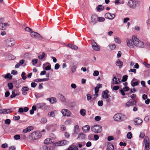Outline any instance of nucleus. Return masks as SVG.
I'll use <instances>...</instances> for the list:
<instances>
[{
  "mask_svg": "<svg viewBox=\"0 0 150 150\" xmlns=\"http://www.w3.org/2000/svg\"><path fill=\"white\" fill-rule=\"evenodd\" d=\"M41 137V133L39 131H35L30 134L29 138L31 140H36L40 139Z\"/></svg>",
  "mask_w": 150,
  "mask_h": 150,
  "instance_id": "f257e3e1",
  "label": "nucleus"
},
{
  "mask_svg": "<svg viewBox=\"0 0 150 150\" xmlns=\"http://www.w3.org/2000/svg\"><path fill=\"white\" fill-rule=\"evenodd\" d=\"M132 39L134 41V45L138 47H144V43L141 41H140L139 39L134 36H132Z\"/></svg>",
  "mask_w": 150,
  "mask_h": 150,
  "instance_id": "f03ea898",
  "label": "nucleus"
},
{
  "mask_svg": "<svg viewBox=\"0 0 150 150\" xmlns=\"http://www.w3.org/2000/svg\"><path fill=\"white\" fill-rule=\"evenodd\" d=\"M139 2L138 1L134 0L129 1L127 3L129 7L133 9H135L137 6L139 5Z\"/></svg>",
  "mask_w": 150,
  "mask_h": 150,
  "instance_id": "7ed1b4c3",
  "label": "nucleus"
},
{
  "mask_svg": "<svg viewBox=\"0 0 150 150\" xmlns=\"http://www.w3.org/2000/svg\"><path fill=\"white\" fill-rule=\"evenodd\" d=\"M144 150H149L150 149V142L148 137H145L144 141Z\"/></svg>",
  "mask_w": 150,
  "mask_h": 150,
  "instance_id": "20e7f679",
  "label": "nucleus"
},
{
  "mask_svg": "<svg viewBox=\"0 0 150 150\" xmlns=\"http://www.w3.org/2000/svg\"><path fill=\"white\" fill-rule=\"evenodd\" d=\"M125 116L121 113H118L116 114L113 118L116 121H121L124 120V117Z\"/></svg>",
  "mask_w": 150,
  "mask_h": 150,
  "instance_id": "39448f33",
  "label": "nucleus"
},
{
  "mask_svg": "<svg viewBox=\"0 0 150 150\" xmlns=\"http://www.w3.org/2000/svg\"><path fill=\"white\" fill-rule=\"evenodd\" d=\"M91 130L95 133H100L102 130V127L100 125H95L91 127Z\"/></svg>",
  "mask_w": 150,
  "mask_h": 150,
  "instance_id": "423d86ee",
  "label": "nucleus"
},
{
  "mask_svg": "<svg viewBox=\"0 0 150 150\" xmlns=\"http://www.w3.org/2000/svg\"><path fill=\"white\" fill-rule=\"evenodd\" d=\"M14 40L11 38H8L5 41V44L7 47H11L15 44Z\"/></svg>",
  "mask_w": 150,
  "mask_h": 150,
  "instance_id": "0eeeda50",
  "label": "nucleus"
},
{
  "mask_svg": "<svg viewBox=\"0 0 150 150\" xmlns=\"http://www.w3.org/2000/svg\"><path fill=\"white\" fill-rule=\"evenodd\" d=\"M36 105L38 108L43 110H46L49 108L48 106L44 103H37Z\"/></svg>",
  "mask_w": 150,
  "mask_h": 150,
  "instance_id": "6e6552de",
  "label": "nucleus"
},
{
  "mask_svg": "<svg viewBox=\"0 0 150 150\" xmlns=\"http://www.w3.org/2000/svg\"><path fill=\"white\" fill-rule=\"evenodd\" d=\"M127 45L130 48H134V41L132 39V37L131 39H127L126 40Z\"/></svg>",
  "mask_w": 150,
  "mask_h": 150,
  "instance_id": "1a4fd4ad",
  "label": "nucleus"
},
{
  "mask_svg": "<svg viewBox=\"0 0 150 150\" xmlns=\"http://www.w3.org/2000/svg\"><path fill=\"white\" fill-rule=\"evenodd\" d=\"M61 112L64 116L70 117L71 114L69 110L66 109H62Z\"/></svg>",
  "mask_w": 150,
  "mask_h": 150,
  "instance_id": "9d476101",
  "label": "nucleus"
},
{
  "mask_svg": "<svg viewBox=\"0 0 150 150\" xmlns=\"http://www.w3.org/2000/svg\"><path fill=\"white\" fill-rule=\"evenodd\" d=\"M137 102L134 99L130 100L126 103V106L129 107L130 106H133L136 105Z\"/></svg>",
  "mask_w": 150,
  "mask_h": 150,
  "instance_id": "9b49d317",
  "label": "nucleus"
},
{
  "mask_svg": "<svg viewBox=\"0 0 150 150\" xmlns=\"http://www.w3.org/2000/svg\"><path fill=\"white\" fill-rule=\"evenodd\" d=\"M30 35L32 38L38 39H41L42 38V36L40 34L35 32H31Z\"/></svg>",
  "mask_w": 150,
  "mask_h": 150,
  "instance_id": "f8f14e48",
  "label": "nucleus"
},
{
  "mask_svg": "<svg viewBox=\"0 0 150 150\" xmlns=\"http://www.w3.org/2000/svg\"><path fill=\"white\" fill-rule=\"evenodd\" d=\"M98 17L96 14L93 15L91 16V23L93 24H96L98 22Z\"/></svg>",
  "mask_w": 150,
  "mask_h": 150,
  "instance_id": "ddd939ff",
  "label": "nucleus"
},
{
  "mask_svg": "<svg viewBox=\"0 0 150 150\" xmlns=\"http://www.w3.org/2000/svg\"><path fill=\"white\" fill-rule=\"evenodd\" d=\"M105 17L106 18L110 20H112L114 18L115 15L113 14L108 12L105 14Z\"/></svg>",
  "mask_w": 150,
  "mask_h": 150,
  "instance_id": "4468645a",
  "label": "nucleus"
},
{
  "mask_svg": "<svg viewBox=\"0 0 150 150\" xmlns=\"http://www.w3.org/2000/svg\"><path fill=\"white\" fill-rule=\"evenodd\" d=\"M69 141L66 140H63L56 143V145L57 146H64L68 144Z\"/></svg>",
  "mask_w": 150,
  "mask_h": 150,
  "instance_id": "2eb2a0df",
  "label": "nucleus"
},
{
  "mask_svg": "<svg viewBox=\"0 0 150 150\" xmlns=\"http://www.w3.org/2000/svg\"><path fill=\"white\" fill-rule=\"evenodd\" d=\"M9 25L7 23H1L0 24V29L1 30H5L7 29V27Z\"/></svg>",
  "mask_w": 150,
  "mask_h": 150,
  "instance_id": "dca6fc26",
  "label": "nucleus"
},
{
  "mask_svg": "<svg viewBox=\"0 0 150 150\" xmlns=\"http://www.w3.org/2000/svg\"><path fill=\"white\" fill-rule=\"evenodd\" d=\"M112 81H113L112 83L113 84H118L121 82L120 79L118 78H117L116 76H114L113 78L112 79Z\"/></svg>",
  "mask_w": 150,
  "mask_h": 150,
  "instance_id": "f3484780",
  "label": "nucleus"
},
{
  "mask_svg": "<svg viewBox=\"0 0 150 150\" xmlns=\"http://www.w3.org/2000/svg\"><path fill=\"white\" fill-rule=\"evenodd\" d=\"M29 88L27 86H25L22 88L21 91L22 94L24 95H26L27 93V92L28 91Z\"/></svg>",
  "mask_w": 150,
  "mask_h": 150,
  "instance_id": "a211bd4d",
  "label": "nucleus"
},
{
  "mask_svg": "<svg viewBox=\"0 0 150 150\" xmlns=\"http://www.w3.org/2000/svg\"><path fill=\"white\" fill-rule=\"evenodd\" d=\"M11 111L9 109H1L0 110V113L3 114H7L10 113Z\"/></svg>",
  "mask_w": 150,
  "mask_h": 150,
  "instance_id": "6ab92c4d",
  "label": "nucleus"
},
{
  "mask_svg": "<svg viewBox=\"0 0 150 150\" xmlns=\"http://www.w3.org/2000/svg\"><path fill=\"white\" fill-rule=\"evenodd\" d=\"M67 149V150H79L78 147L76 146L74 144L70 145Z\"/></svg>",
  "mask_w": 150,
  "mask_h": 150,
  "instance_id": "aec40b11",
  "label": "nucleus"
},
{
  "mask_svg": "<svg viewBox=\"0 0 150 150\" xmlns=\"http://www.w3.org/2000/svg\"><path fill=\"white\" fill-rule=\"evenodd\" d=\"M142 120L140 118H137L135 119L134 120L135 125H139L142 122Z\"/></svg>",
  "mask_w": 150,
  "mask_h": 150,
  "instance_id": "412c9836",
  "label": "nucleus"
},
{
  "mask_svg": "<svg viewBox=\"0 0 150 150\" xmlns=\"http://www.w3.org/2000/svg\"><path fill=\"white\" fill-rule=\"evenodd\" d=\"M25 60L22 59L18 63H17L15 65V67L16 68H18L21 65H22L24 63Z\"/></svg>",
  "mask_w": 150,
  "mask_h": 150,
  "instance_id": "4be33fe9",
  "label": "nucleus"
},
{
  "mask_svg": "<svg viewBox=\"0 0 150 150\" xmlns=\"http://www.w3.org/2000/svg\"><path fill=\"white\" fill-rule=\"evenodd\" d=\"M52 143V139L49 138L46 139L44 142V143L45 144H50Z\"/></svg>",
  "mask_w": 150,
  "mask_h": 150,
  "instance_id": "5701e85b",
  "label": "nucleus"
},
{
  "mask_svg": "<svg viewBox=\"0 0 150 150\" xmlns=\"http://www.w3.org/2000/svg\"><path fill=\"white\" fill-rule=\"evenodd\" d=\"M90 128V127L88 125L84 126L82 128L83 132H88Z\"/></svg>",
  "mask_w": 150,
  "mask_h": 150,
  "instance_id": "b1692460",
  "label": "nucleus"
},
{
  "mask_svg": "<svg viewBox=\"0 0 150 150\" xmlns=\"http://www.w3.org/2000/svg\"><path fill=\"white\" fill-rule=\"evenodd\" d=\"M49 79H48V78L43 79H35V80H34V81L36 82L45 81H47Z\"/></svg>",
  "mask_w": 150,
  "mask_h": 150,
  "instance_id": "393cba45",
  "label": "nucleus"
},
{
  "mask_svg": "<svg viewBox=\"0 0 150 150\" xmlns=\"http://www.w3.org/2000/svg\"><path fill=\"white\" fill-rule=\"evenodd\" d=\"M116 64L117 66L121 68L123 64V63L119 59H118L116 62Z\"/></svg>",
  "mask_w": 150,
  "mask_h": 150,
  "instance_id": "a878e982",
  "label": "nucleus"
},
{
  "mask_svg": "<svg viewBox=\"0 0 150 150\" xmlns=\"http://www.w3.org/2000/svg\"><path fill=\"white\" fill-rule=\"evenodd\" d=\"M92 48L95 51H99L100 50V47L97 44L95 45H93V46L92 47Z\"/></svg>",
  "mask_w": 150,
  "mask_h": 150,
  "instance_id": "bb28decb",
  "label": "nucleus"
},
{
  "mask_svg": "<svg viewBox=\"0 0 150 150\" xmlns=\"http://www.w3.org/2000/svg\"><path fill=\"white\" fill-rule=\"evenodd\" d=\"M78 138L79 139H83L85 138V135L83 133H80L79 134Z\"/></svg>",
  "mask_w": 150,
  "mask_h": 150,
  "instance_id": "cd10ccee",
  "label": "nucleus"
},
{
  "mask_svg": "<svg viewBox=\"0 0 150 150\" xmlns=\"http://www.w3.org/2000/svg\"><path fill=\"white\" fill-rule=\"evenodd\" d=\"M46 56L45 53L44 52H42L41 54L38 55V58L42 60Z\"/></svg>",
  "mask_w": 150,
  "mask_h": 150,
  "instance_id": "c85d7f7f",
  "label": "nucleus"
},
{
  "mask_svg": "<svg viewBox=\"0 0 150 150\" xmlns=\"http://www.w3.org/2000/svg\"><path fill=\"white\" fill-rule=\"evenodd\" d=\"M104 8V7L102 5H99L97 7L96 9L98 11H101L103 10Z\"/></svg>",
  "mask_w": 150,
  "mask_h": 150,
  "instance_id": "c756f323",
  "label": "nucleus"
},
{
  "mask_svg": "<svg viewBox=\"0 0 150 150\" xmlns=\"http://www.w3.org/2000/svg\"><path fill=\"white\" fill-rule=\"evenodd\" d=\"M67 46L69 47H70L72 49L77 50L78 48L77 46L73 45L68 44Z\"/></svg>",
  "mask_w": 150,
  "mask_h": 150,
  "instance_id": "7c9ffc66",
  "label": "nucleus"
},
{
  "mask_svg": "<svg viewBox=\"0 0 150 150\" xmlns=\"http://www.w3.org/2000/svg\"><path fill=\"white\" fill-rule=\"evenodd\" d=\"M60 100L62 102H66V100L64 96L62 94L60 95Z\"/></svg>",
  "mask_w": 150,
  "mask_h": 150,
  "instance_id": "2f4dec72",
  "label": "nucleus"
},
{
  "mask_svg": "<svg viewBox=\"0 0 150 150\" xmlns=\"http://www.w3.org/2000/svg\"><path fill=\"white\" fill-rule=\"evenodd\" d=\"M114 41L116 42L119 44H120L121 42V41L120 39L118 37H115Z\"/></svg>",
  "mask_w": 150,
  "mask_h": 150,
  "instance_id": "473e14b6",
  "label": "nucleus"
},
{
  "mask_svg": "<svg viewBox=\"0 0 150 150\" xmlns=\"http://www.w3.org/2000/svg\"><path fill=\"white\" fill-rule=\"evenodd\" d=\"M55 111H53L49 112L48 114V116L50 117H53L55 115Z\"/></svg>",
  "mask_w": 150,
  "mask_h": 150,
  "instance_id": "72a5a7b5",
  "label": "nucleus"
},
{
  "mask_svg": "<svg viewBox=\"0 0 150 150\" xmlns=\"http://www.w3.org/2000/svg\"><path fill=\"white\" fill-rule=\"evenodd\" d=\"M12 76L10 73H8L4 76V78L5 79H12Z\"/></svg>",
  "mask_w": 150,
  "mask_h": 150,
  "instance_id": "f704fd0d",
  "label": "nucleus"
},
{
  "mask_svg": "<svg viewBox=\"0 0 150 150\" xmlns=\"http://www.w3.org/2000/svg\"><path fill=\"white\" fill-rule=\"evenodd\" d=\"M80 113L82 116H85L86 115L85 110L83 109H81L80 111Z\"/></svg>",
  "mask_w": 150,
  "mask_h": 150,
  "instance_id": "c9c22d12",
  "label": "nucleus"
},
{
  "mask_svg": "<svg viewBox=\"0 0 150 150\" xmlns=\"http://www.w3.org/2000/svg\"><path fill=\"white\" fill-rule=\"evenodd\" d=\"M12 94L10 96V97L11 98H14L18 95L17 94L15 93V91L14 90L12 91Z\"/></svg>",
  "mask_w": 150,
  "mask_h": 150,
  "instance_id": "e433bc0d",
  "label": "nucleus"
},
{
  "mask_svg": "<svg viewBox=\"0 0 150 150\" xmlns=\"http://www.w3.org/2000/svg\"><path fill=\"white\" fill-rule=\"evenodd\" d=\"M8 86L9 89L11 90L13 88V83H8Z\"/></svg>",
  "mask_w": 150,
  "mask_h": 150,
  "instance_id": "4c0bfd02",
  "label": "nucleus"
},
{
  "mask_svg": "<svg viewBox=\"0 0 150 150\" xmlns=\"http://www.w3.org/2000/svg\"><path fill=\"white\" fill-rule=\"evenodd\" d=\"M57 102V100L56 98L54 97H52L50 103L52 104H54L56 103Z\"/></svg>",
  "mask_w": 150,
  "mask_h": 150,
  "instance_id": "58836bf2",
  "label": "nucleus"
},
{
  "mask_svg": "<svg viewBox=\"0 0 150 150\" xmlns=\"http://www.w3.org/2000/svg\"><path fill=\"white\" fill-rule=\"evenodd\" d=\"M108 46L110 48V49L111 50H114L116 47V45L115 44L109 45Z\"/></svg>",
  "mask_w": 150,
  "mask_h": 150,
  "instance_id": "ea45409f",
  "label": "nucleus"
},
{
  "mask_svg": "<svg viewBox=\"0 0 150 150\" xmlns=\"http://www.w3.org/2000/svg\"><path fill=\"white\" fill-rule=\"evenodd\" d=\"M99 90V87L98 86H96L95 88V95L97 97L98 96L97 93L98 92Z\"/></svg>",
  "mask_w": 150,
  "mask_h": 150,
  "instance_id": "a19ab883",
  "label": "nucleus"
},
{
  "mask_svg": "<svg viewBox=\"0 0 150 150\" xmlns=\"http://www.w3.org/2000/svg\"><path fill=\"white\" fill-rule=\"evenodd\" d=\"M47 122V119L45 117H42L41 119V122L42 123H45Z\"/></svg>",
  "mask_w": 150,
  "mask_h": 150,
  "instance_id": "79ce46f5",
  "label": "nucleus"
},
{
  "mask_svg": "<svg viewBox=\"0 0 150 150\" xmlns=\"http://www.w3.org/2000/svg\"><path fill=\"white\" fill-rule=\"evenodd\" d=\"M127 137L128 139H130L132 138V134L131 132H129L127 134Z\"/></svg>",
  "mask_w": 150,
  "mask_h": 150,
  "instance_id": "37998d69",
  "label": "nucleus"
},
{
  "mask_svg": "<svg viewBox=\"0 0 150 150\" xmlns=\"http://www.w3.org/2000/svg\"><path fill=\"white\" fill-rule=\"evenodd\" d=\"M139 84V83L138 81H136L134 82H132V81L131 82V84L132 86L134 87L136 86H137Z\"/></svg>",
  "mask_w": 150,
  "mask_h": 150,
  "instance_id": "c03bdc74",
  "label": "nucleus"
},
{
  "mask_svg": "<svg viewBox=\"0 0 150 150\" xmlns=\"http://www.w3.org/2000/svg\"><path fill=\"white\" fill-rule=\"evenodd\" d=\"M128 77V76L127 75L123 76L122 79V81L125 82L127 80Z\"/></svg>",
  "mask_w": 150,
  "mask_h": 150,
  "instance_id": "a18cd8bd",
  "label": "nucleus"
},
{
  "mask_svg": "<svg viewBox=\"0 0 150 150\" xmlns=\"http://www.w3.org/2000/svg\"><path fill=\"white\" fill-rule=\"evenodd\" d=\"M108 149L109 150H113L114 149V147L113 145L110 144L108 146Z\"/></svg>",
  "mask_w": 150,
  "mask_h": 150,
  "instance_id": "49530a36",
  "label": "nucleus"
},
{
  "mask_svg": "<svg viewBox=\"0 0 150 150\" xmlns=\"http://www.w3.org/2000/svg\"><path fill=\"white\" fill-rule=\"evenodd\" d=\"M79 127L78 125H76L74 127V132L76 133H77L79 131Z\"/></svg>",
  "mask_w": 150,
  "mask_h": 150,
  "instance_id": "de8ad7c7",
  "label": "nucleus"
},
{
  "mask_svg": "<svg viewBox=\"0 0 150 150\" xmlns=\"http://www.w3.org/2000/svg\"><path fill=\"white\" fill-rule=\"evenodd\" d=\"M14 138L15 139L18 140L19 139L21 138L19 134L16 135L14 136Z\"/></svg>",
  "mask_w": 150,
  "mask_h": 150,
  "instance_id": "09e8293b",
  "label": "nucleus"
},
{
  "mask_svg": "<svg viewBox=\"0 0 150 150\" xmlns=\"http://www.w3.org/2000/svg\"><path fill=\"white\" fill-rule=\"evenodd\" d=\"M86 96H87V100L88 101H89L92 98V97H91V95L90 94L88 93L86 95Z\"/></svg>",
  "mask_w": 150,
  "mask_h": 150,
  "instance_id": "8fccbe9b",
  "label": "nucleus"
},
{
  "mask_svg": "<svg viewBox=\"0 0 150 150\" xmlns=\"http://www.w3.org/2000/svg\"><path fill=\"white\" fill-rule=\"evenodd\" d=\"M98 21L99 22H103L104 21L105 19V18L102 17H98Z\"/></svg>",
  "mask_w": 150,
  "mask_h": 150,
  "instance_id": "3c124183",
  "label": "nucleus"
},
{
  "mask_svg": "<svg viewBox=\"0 0 150 150\" xmlns=\"http://www.w3.org/2000/svg\"><path fill=\"white\" fill-rule=\"evenodd\" d=\"M99 72L98 71H95L93 74L94 76H97L99 75Z\"/></svg>",
  "mask_w": 150,
  "mask_h": 150,
  "instance_id": "603ef678",
  "label": "nucleus"
},
{
  "mask_svg": "<svg viewBox=\"0 0 150 150\" xmlns=\"http://www.w3.org/2000/svg\"><path fill=\"white\" fill-rule=\"evenodd\" d=\"M25 73L24 72H23L21 74V76L22 77V78L23 80H25L26 78V76H25Z\"/></svg>",
  "mask_w": 150,
  "mask_h": 150,
  "instance_id": "864d4df0",
  "label": "nucleus"
},
{
  "mask_svg": "<svg viewBox=\"0 0 150 150\" xmlns=\"http://www.w3.org/2000/svg\"><path fill=\"white\" fill-rule=\"evenodd\" d=\"M11 122V120L9 119H6L5 121V123L8 125H9L10 124Z\"/></svg>",
  "mask_w": 150,
  "mask_h": 150,
  "instance_id": "5fc2aeb1",
  "label": "nucleus"
},
{
  "mask_svg": "<svg viewBox=\"0 0 150 150\" xmlns=\"http://www.w3.org/2000/svg\"><path fill=\"white\" fill-rule=\"evenodd\" d=\"M98 105L99 106L101 107L103 105V101L99 100L98 102Z\"/></svg>",
  "mask_w": 150,
  "mask_h": 150,
  "instance_id": "6e6d98bb",
  "label": "nucleus"
},
{
  "mask_svg": "<svg viewBox=\"0 0 150 150\" xmlns=\"http://www.w3.org/2000/svg\"><path fill=\"white\" fill-rule=\"evenodd\" d=\"M102 97L104 99L107 98L108 97H109V95L108 94H102Z\"/></svg>",
  "mask_w": 150,
  "mask_h": 150,
  "instance_id": "4d7b16f0",
  "label": "nucleus"
},
{
  "mask_svg": "<svg viewBox=\"0 0 150 150\" xmlns=\"http://www.w3.org/2000/svg\"><path fill=\"white\" fill-rule=\"evenodd\" d=\"M136 70L135 69H131L129 70V72H133L134 74H135L136 73Z\"/></svg>",
  "mask_w": 150,
  "mask_h": 150,
  "instance_id": "13d9d810",
  "label": "nucleus"
},
{
  "mask_svg": "<svg viewBox=\"0 0 150 150\" xmlns=\"http://www.w3.org/2000/svg\"><path fill=\"white\" fill-rule=\"evenodd\" d=\"M76 67L75 65H74L72 66L71 68V71L72 72H74L76 70Z\"/></svg>",
  "mask_w": 150,
  "mask_h": 150,
  "instance_id": "bf43d9fd",
  "label": "nucleus"
},
{
  "mask_svg": "<svg viewBox=\"0 0 150 150\" xmlns=\"http://www.w3.org/2000/svg\"><path fill=\"white\" fill-rule=\"evenodd\" d=\"M37 85V83L34 82H32L31 84V87L33 88H35V87Z\"/></svg>",
  "mask_w": 150,
  "mask_h": 150,
  "instance_id": "052dcab7",
  "label": "nucleus"
},
{
  "mask_svg": "<svg viewBox=\"0 0 150 150\" xmlns=\"http://www.w3.org/2000/svg\"><path fill=\"white\" fill-rule=\"evenodd\" d=\"M100 117L99 116H96L95 117V120L97 121L100 120Z\"/></svg>",
  "mask_w": 150,
  "mask_h": 150,
  "instance_id": "680f3d73",
  "label": "nucleus"
},
{
  "mask_svg": "<svg viewBox=\"0 0 150 150\" xmlns=\"http://www.w3.org/2000/svg\"><path fill=\"white\" fill-rule=\"evenodd\" d=\"M60 127L61 130L64 131L65 130L66 128L64 125H61Z\"/></svg>",
  "mask_w": 150,
  "mask_h": 150,
  "instance_id": "e2e57ef3",
  "label": "nucleus"
},
{
  "mask_svg": "<svg viewBox=\"0 0 150 150\" xmlns=\"http://www.w3.org/2000/svg\"><path fill=\"white\" fill-rule=\"evenodd\" d=\"M60 65L58 63L55 64L54 66V69H58L59 68Z\"/></svg>",
  "mask_w": 150,
  "mask_h": 150,
  "instance_id": "0e129e2a",
  "label": "nucleus"
},
{
  "mask_svg": "<svg viewBox=\"0 0 150 150\" xmlns=\"http://www.w3.org/2000/svg\"><path fill=\"white\" fill-rule=\"evenodd\" d=\"M114 137L113 136H109L108 137V141H110L114 139Z\"/></svg>",
  "mask_w": 150,
  "mask_h": 150,
  "instance_id": "69168bd1",
  "label": "nucleus"
},
{
  "mask_svg": "<svg viewBox=\"0 0 150 150\" xmlns=\"http://www.w3.org/2000/svg\"><path fill=\"white\" fill-rule=\"evenodd\" d=\"M144 64L146 67L150 69V64H149L146 62L144 63Z\"/></svg>",
  "mask_w": 150,
  "mask_h": 150,
  "instance_id": "338daca9",
  "label": "nucleus"
},
{
  "mask_svg": "<svg viewBox=\"0 0 150 150\" xmlns=\"http://www.w3.org/2000/svg\"><path fill=\"white\" fill-rule=\"evenodd\" d=\"M92 144L90 142H88L86 144V146L87 147H90L91 146Z\"/></svg>",
  "mask_w": 150,
  "mask_h": 150,
  "instance_id": "774afa93",
  "label": "nucleus"
}]
</instances>
